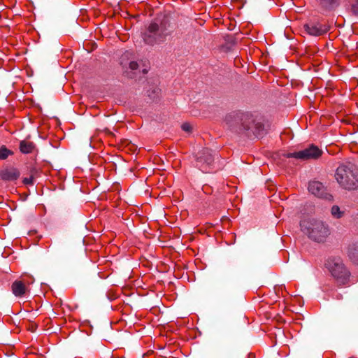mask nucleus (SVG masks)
I'll return each instance as SVG.
<instances>
[{
  "mask_svg": "<svg viewBox=\"0 0 358 358\" xmlns=\"http://www.w3.org/2000/svg\"><path fill=\"white\" fill-rule=\"evenodd\" d=\"M229 129L250 138H260L266 134L264 125L249 113L232 112L225 118Z\"/></svg>",
  "mask_w": 358,
  "mask_h": 358,
  "instance_id": "f257e3e1",
  "label": "nucleus"
},
{
  "mask_svg": "<svg viewBox=\"0 0 358 358\" xmlns=\"http://www.w3.org/2000/svg\"><path fill=\"white\" fill-rule=\"evenodd\" d=\"M172 30L171 17L161 15L149 24L143 34V38L146 44L153 45L164 41Z\"/></svg>",
  "mask_w": 358,
  "mask_h": 358,
  "instance_id": "f03ea898",
  "label": "nucleus"
},
{
  "mask_svg": "<svg viewBox=\"0 0 358 358\" xmlns=\"http://www.w3.org/2000/svg\"><path fill=\"white\" fill-rule=\"evenodd\" d=\"M358 166L355 162H347L340 165L336 172V179L338 184L345 189H357L358 182Z\"/></svg>",
  "mask_w": 358,
  "mask_h": 358,
  "instance_id": "7ed1b4c3",
  "label": "nucleus"
},
{
  "mask_svg": "<svg viewBox=\"0 0 358 358\" xmlns=\"http://www.w3.org/2000/svg\"><path fill=\"white\" fill-rule=\"evenodd\" d=\"M300 226L302 231L311 240L322 243L329 234L328 225L322 220L309 218L301 220Z\"/></svg>",
  "mask_w": 358,
  "mask_h": 358,
  "instance_id": "20e7f679",
  "label": "nucleus"
},
{
  "mask_svg": "<svg viewBox=\"0 0 358 358\" xmlns=\"http://www.w3.org/2000/svg\"><path fill=\"white\" fill-rule=\"evenodd\" d=\"M325 265L338 286L345 285L350 282V273L345 267L341 258H329Z\"/></svg>",
  "mask_w": 358,
  "mask_h": 358,
  "instance_id": "39448f33",
  "label": "nucleus"
},
{
  "mask_svg": "<svg viewBox=\"0 0 358 358\" xmlns=\"http://www.w3.org/2000/svg\"><path fill=\"white\" fill-rule=\"evenodd\" d=\"M322 151L319 149L316 145H311L308 148L294 152L288 153L286 155L287 158H296L301 160L316 159L320 157Z\"/></svg>",
  "mask_w": 358,
  "mask_h": 358,
  "instance_id": "423d86ee",
  "label": "nucleus"
},
{
  "mask_svg": "<svg viewBox=\"0 0 358 358\" xmlns=\"http://www.w3.org/2000/svg\"><path fill=\"white\" fill-rule=\"evenodd\" d=\"M308 191L318 198L327 201L333 200V196L329 192L327 187L320 181H310L308 184Z\"/></svg>",
  "mask_w": 358,
  "mask_h": 358,
  "instance_id": "0eeeda50",
  "label": "nucleus"
},
{
  "mask_svg": "<svg viewBox=\"0 0 358 358\" xmlns=\"http://www.w3.org/2000/svg\"><path fill=\"white\" fill-rule=\"evenodd\" d=\"M305 31L310 36H319L329 31V26L318 22H309L303 25Z\"/></svg>",
  "mask_w": 358,
  "mask_h": 358,
  "instance_id": "6e6552de",
  "label": "nucleus"
},
{
  "mask_svg": "<svg viewBox=\"0 0 358 358\" xmlns=\"http://www.w3.org/2000/svg\"><path fill=\"white\" fill-rule=\"evenodd\" d=\"M197 166L200 168L210 166L214 162L213 151L208 148H203L196 155Z\"/></svg>",
  "mask_w": 358,
  "mask_h": 358,
  "instance_id": "1a4fd4ad",
  "label": "nucleus"
},
{
  "mask_svg": "<svg viewBox=\"0 0 358 358\" xmlns=\"http://www.w3.org/2000/svg\"><path fill=\"white\" fill-rule=\"evenodd\" d=\"M20 171L15 167H7L0 170V178L4 181H13L19 178Z\"/></svg>",
  "mask_w": 358,
  "mask_h": 358,
  "instance_id": "9d476101",
  "label": "nucleus"
},
{
  "mask_svg": "<svg viewBox=\"0 0 358 358\" xmlns=\"http://www.w3.org/2000/svg\"><path fill=\"white\" fill-rule=\"evenodd\" d=\"M13 294L15 296H22L27 291L28 287L21 280H15L11 286Z\"/></svg>",
  "mask_w": 358,
  "mask_h": 358,
  "instance_id": "9b49d317",
  "label": "nucleus"
},
{
  "mask_svg": "<svg viewBox=\"0 0 358 358\" xmlns=\"http://www.w3.org/2000/svg\"><path fill=\"white\" fill-rule=\"evenodd\" d=\"M339 5L338 0H320V6L323 11L334 10Z\"/></svg>",
  "mask_w": 358,
  "mask_h": 358,
  "instance_id": "f8f14e48",
  "label": "nucleus"
},
{
  "mask_svg": "<svg viewBox=\"0 0 358 358\" xmlns=\"http://www.w3.org/2000/svg\"><path fill=\"white\" fill-rule=\"evenodd\" d=\"M239 271V267L237 262L233 260L230 262L228 268L226 270V277L229 280H232L236 277Z\"/></svg>",
  "mask_w": 358,
  "mask_h": 358,
  "instance_id": "ddd939ff",
  "label": "nucleus"
},
{
  "mask_svg": "<svg viewBox=\"0 0 358 358\" xmlns=\"http://www.w3.org/2000/svg\"><path fill=\"white\" fill-rule=\"evenodd\" d=\"M35 149L36 145L33 142L27 141L25 140L20 142V150L23 154L31 153Z\"/></svg>",
  "mask_w": 358,
  "mask_h": 358,
  "instance_id": "4468645a",
  "label": "nucleus"
},
{
  "mask_svg": "<svg viewBox=\"0 0 358 358\" xmlns=\"http://www.w3.org/2000/svg\"><path fill=\"white\" fill-rule=\"evenodd\" d=\"M348 257L355 263H358V250L356 244L350 245L348 248Z\"/></svg>",
  "mask_w": 358,
  "mask_h": 358,
  "instance_id": "2eb2a0df",
  "label": "nucleus"
},
{
  "mask_svg": "<svg viewBox=\"0 0 358 358\" xmlns=\"http://www.w3.org/2000/svg\"><path fill=\"white\" fill-rule=\"evenodd\" d=\"M13 152L8 150L5 145L0 148V159H6L9 155H13Z\"/></svg>",
  "mask_w": 358,
  "mask_h": 358,
  "instance_id": "dca6fc26",
  "label": "nucleus"
},
{
  "mask_svg": "<svg viewBox=\"0 0 358 358\" xmlns=\"http://www.w3.org/2000/svg\"><path fill=\"white\" fill-rule=\"evenodd\" d=\"M331 213L334 217L338 219V218H341L343 216L344 213H343V211H341L340 210V208L338 206L334 205L331 207Z\"/></svg>",
  "mask_w": 358,
  "mask_h": 358,
  "instance_id": "f3484780",
  "label": "nucleus"
},
{
  "mask_svg": "<svg viewBox=\"0 0 358 358\" xmlns=\"http://www.w3.org/2000/svg\"><path fill=\"white\" fill-rule=\"evenodd\" d=\"M181 128L183 131L190 133L192 131V125L189 123H183L181 126Z\"/></svg>",
  "mask_w": 358,
  "mask_h": 358,
  "instance_id": "a211bd4d",
  "label": "nucleus"
},
{
  "mask_svg": "<svg viewBox=\"0 0 358 358\" xmlns=\"http://www.w3.org/2000/svg\"><path fill=\"white\" fill-rule=\"evenodd\" d=\"M130 55H131V53L129 52H126L124 55H122V56L121 57V61H120L121 65H122L123 66L127 65L126 63L124 64V62H125L126 59H129V56Z\"/></svg>",
  "mask_w": 358,
  "mask_h": 358,
  "instance_id": "6ab92c4d",
  "label": "nucleus"
},
{
  "mask_svg": "<svg viewBox=\"0 0 358 358\" xmlns=\"http://www.w3.org/2000/svg\"><path fill=\"white\" fill-rule=\"evenodd\" d=\"M129 67L131 70L134 71V70H136L138 67V64L135 61H131L129 63Z\"/></svg>",
  "mask_w": 358,
  "mask_h": 358,
  "instance_id": "aec40b11",
  "label": "nucleus"
},
{
  "mask_svg": "<svg viewBox=\"0 0 358 358\" xmlns=\"http://www.w3.org/2000/svg\"><path fill=\"white\" fill-rule=\"evenodd\" d=\"M30 177L34 179V177L36 176L38 173V169L36 167H32L30 169Z\"/></svg>",
  "mask_w": 358,
  "mask_h": 358,
  "instance_id": "412c9836",
  "label": "nucleus"
},
{
  "mask_svg": "<svg viewBox=\"0 0 358 358\" xmlns=\"http://www.w3.org/2000/svg\"><path fill=\"white\" fill-rule=\"evenodd\" d=\"M33 178L29 177V178H24L23 179V182L24 184L25 185H32L33 184Z\"/></svg>",
  "mask_w": 358,
  "mask_h": 358,
  "instance_id": "4be33fe9",
  "label": "nucleus"
},
{
  "mask_svg": "<svg viewBox=\"0 0 358 358\" xmlns=\"http://www.w3.org/2000/svg\"><path fill=\"white\" fill-rule=\"evenodd\" d=\"M352 11L355 15L358 13V6H357V4L352 5Z\"/></svg>",
  "mask_w": 358,
  "mask_h": 358,
  "instance_id": "5701e85b",
  "label": "nucleus"
},
{
  "mask_svg": "<svg viewBox=\"0 0 358 358\" xmlns=\"http://www.w3.org/2000/svg\"><path fill=\"white\" fill-rule=\"evenodd\" d=\"M158 92H159V89H155L153 90V93H155V94H158Z\"/></svg>",
  "mask_w": 358,
  "mask_h": 358,
  "instance_id": "b1692460",
  "label": "nucleus"
},
{
  "mask_svg": "<svg viewBox=\"0 0 358 358\" xmlns=\"http://www.w3.org/2000/svg\"><path fill=\"white\" fill-rule=\"evenodd\" d=\"M148 93H149V91H148ZM148 96H150L151 99H153L155 98V96H152V95L150 94H148Z\"/></svg>",
  "mask_w": 358,
  "mask_h": 358,
  "instance_id": "393cba45",
  "label": "nucleus"
},
{
  "mask_svg": "<svg viewBox=\"0 0 358 358\" xmlns=\"http://www.w3.org/2000/svg\"><path fill=\"white\" fill-rule=\"evenodd\" d=\"M231 43L233 45H234L236 43V40L235 39H231Z\"/></svg>",
  "mask_w": 358,
  "mask_h": 358,
  "instance_id": "a878e982",
  "label": "nucleus"
},
{
  "mask_svg": "<svg viewBox=\"0 0 358 358\" xmlns=\"http://www.w3.org/2000/svg\"><path fill=\"white\" fill-rule=\"evenodd\" d=\"M143 73H146L147 71L145 69H143Z\"/></svg>",
  "mask_w": 358,
  "mask_h": 358,
  "instance_id": "bb28decb",
  "label": "nucleus"
},
{
  "mask_svg": "<svg viewBox=\"0 0 358 358\" xmlns=\"http://www.w3.org/2000/svg\"><path fill=\"white\" fill-rule=\"evenodd\" d=\"M121 358H124V357H121Z\"/></svg>",
  "mask_w": 358,
  "mask_h": 358,
  "instance_id": "cd10ccee",
  "label": "nucleus"
}]
</instances>
